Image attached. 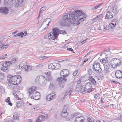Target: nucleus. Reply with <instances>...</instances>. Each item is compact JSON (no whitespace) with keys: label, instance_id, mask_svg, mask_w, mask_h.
<instances>
[{"label":"nucleus","instance_id":"52","mask_svg":"<svg viewBox=\"0 0 122 122\" xmlns=\"http://www.w3.org/2000/svg\"><path fill=\"white\" fill-rule=\"evenodd\" d=\"M51 21H49L48 22V23L47 24V26L45 28H43V30L44 31V30L45 29H46L48 27V25L49 24V23Z\"/></svg>","mask_w":122,"mask_h":122},{"label":"nucleus","instance_id":"44","mask_svg":"<svg viewBox=\"0 0 122 122\" xmlns=\"http://www.w3.org/2000/svg\"><path fill=\"white\" fill-rule=\"evenodd\" d=\"M88 73L89 74L91 75L92 73V71L90 69H88Z\"/></svg>","mask_w":122,"mask_h":122},{"label":"nucleus","instance_id":"55","mask_svg":"<svg viewBox=\"0 0 122 122\" xmlns=\"http://www.w3.org/2000/svg\"><path fill=\"white\" fill-rule=\"evenodd\" d=\"M67 49L69 51H71L72 52L74 53L73 50L71 48H67Z\"/></svg>","mask_w":122,"mask_h":122},{"label":"nucleus","instance_id":"53","mask_svg":"<svg viewBox=\"0 0 122 122\" xmlns=\"http://www.w3.org/2000/svg\"><path fill=\"white\" fill-rule=\"evenodd\" d=\"M88 60V59H86L85 60H84L83 62H82V63L81 64V66H82V65H83V64H84V63L85 62H86V61H87Z\"/></svg>","mask_w":122,"mask_h":122},{"label":"nucleus","instance_id":"5","mask_svg":"<svg viewBox=\"0 0 122 122\" xmlns=\"http://www.w3.org/2000/svg\"><path fill=\"white\" fill-rule=\"evenodd\" d=\"M59 30L58 28H56L53 29L52 32H51L49 33V35L51 36L52 38H53V40L54 39H57L59 34Z\"/></svg>","mask_w":122,"mask_h":122},{"label":"nucleus","instance_id":"49","mask_svg":"<svg viewBox=\"0 0 122 122\" xmlns=\"http://www.w3.org/2000/svg\"><path fill=\"white\" fill-rule=\"evenodd\" d=\"M109 25H108V27L107 26V27H105L104 26V30H108L110 28L109 27Z\"/></svg>","mask_w":122,"mask_h":122},{"label":"nucleus","instance_id":"25","mask_svg":"<svg viewBox=\"0 0 122 122\" xmlns=\"http://www.w3.org/2000/svg\"><path fill=\"white\" fill-rule=\"evenodd\" d=\"M0 70H1L4 71L5 72H7L9 71L8 68L5 66H2L0 68Z\"/></svg>","mask_w":122,"mask_h":122},{"label":"nucleus","instance_id":"16","mask_svg":"<svg viewBox=\"0 0 122 122\" xmlns=\"http://www.w3.org/2000/svg\"><path fill=\"white\" fill-rule=\"evenodd\" d=\"M115 76L117 78L120 79L122 78V71L118 70L115 73Z\"/></svg>","mask_w":122,"mask_h":122},{"label":"nucleus","instance_id":"7","mask_svg":"<svg viewBox=\"0 0 122 122\" xmlns=\"http://www.w3.org/2000/svg\"><path fill=\"white\" fill-rule=\"evenodd\" d=\"M93 67V70L96 71L97 72H99L102 70L101 68H100V64L97 61H95Z\"/></svg>","mask_w":122,"mask_h":122},{"label":"nucleus","instance_id":"32","mask_svg":"<svg viewBox=\"0 0 122 122\" xmlns=\"http://www.w3.org/2000/svg\"><path fill=\"white\" fill-rule=\"evenodd\" d=\"M4 75L2 72H0V81H2L4 79Z\"/></svg>","mask_w":122,"mask_h":122},{"label":"nucleus","instance_id":"56","mask_svg":"<svg viewBox=\"0 0 122 122\" xmlns=\"http://www.w3.org/2000/svg\"><path fill=\"white\" fill-rule=\"evenodd\" d=\"M16 2L15 0H12L11 1V4H14Z\"/></svg>","mask_w":122,"mask_h":122},{"label":"nucleus","instance_id":"27","mask_svg":"<svg viewBox=\"0 0 122 122\" xmlns=\"http://www.w3.org/2000/svg\"><path fill=\"white\" fill-rule=\"evenodd\" d=\"M118 10L117 7L113 8L112 9V11L114 14H116L118 12Z\"/></svg>","mask_w":122,"mask_h":122},{"label":"nucleus","instance_id":"59","mask_svg":"<svg viewBox=\"0 0 122 122\" xmlns=\"http://www.w3.org/2000/svg\"><path fill=\"white\" fill-rule=\"evenodd\" d=\"M67 92H68V94L69 93V96H70L72 92V90L70 89Z\"/></svg>","mask_w":122,"mask_h":122},{"label":"nucleus","instance_id":"38","mask_svg":"<svg viewBox=\"0 0 122 122\" xmlns=\"http://www.w3.org/2000/svg\"><path fill=\"white\" fill-rule=\"evenodd\" d=\"M91 80V82L92 83V84L94 85H95L96 84V81L93 78H91L90 80Z\"/></svg>","mask_w":122,"mask_h":122},{"label":"nucleus","instance_id":"35","mask_svg":"<svg viewBox=\"0 0 122 122\" xmlns=\"http://www.w3.org/2000/svg\"><path fill=\"white\" fill-rule=\"evenodd\" d=\"M13 117L15 119L18 120L19 119V115L17 114H15L13 115Z\"/></svg>","mask_w":122,"mask_h":122},{"label":"nucleus","instance_id":"63","mask_svg":"<svg viewBox=\"0 0 122 122\" xmlns=\"http://www.w3.org/2000/svg\"><path fill=\"white\" fill-rule=\"evenodd\" d=\"M0 89L1 90H2L3 91V90H4V87L3 86H0Z\"/></svg>","mask_w":122,"mask_h":122},{"label":"nucleus","instance_id":"13","mask_svg":"<svg viewBox=\"0 0 122 122\" xmlns=\"http://www.w3.org/2000/svg\"><path fill=\"white\" fill-rule=\"evenodd\" d=\"M36 88L34 86H32L30 87L29 89V96L30 97H31L32 95V94L34 93V92L36 91Z\"/></svg>","mask_w":122,"mask_h":122},{"label":"nucleus","instance_id":"48","mask_svg":"<svg viewBox=\"0 0 122 122\" xmlns=\"http://www.w3.org/2000/svg\"><path fill=\"white\" fill-rule=\"evenodd\" d=\"M10 97H8L5 100V102H6L7 103L9 102L10 101Z\"/></svg>","mask_w":122,"mask_h":122},{"label":"nucleus","instance_id":"61","mask_svg":"<svg viewBox=\"0 0 122 122\" xmlns=\"http://www.w3.org/2000/svg\"><path fill=\"white\" fill-rule=\"evenodd\" d=\"M81 79H79L77 81V85L80 84V83L81 82Z\"/></svg>","mask_w":122,"mask_h":122},{"label":"nucleus","instance_id":"19","mask_svg":"<svg viewBox=\"0 0 122 122\" xmlns=\"http://www.w3.org/2000/svg\"><path fill=\"white\" fill-rule=\"evenodd\" d=\"M19 76H20L19 77L17 76L18 77L16 78L17 79H16L15 81L16 83H15V85H18L20 83L21 81V80L22 78L19 75Z\"/></svg>","mask_w":122,"mask_h":122},{"label":"nucleus","instance_id":"2","mask_svg":"<svg viewBox=\"0 0 122 122\" xmlns=\"http://www.w3.org/2000/svg\"><path fill=\"white\" fill-rule=\"evenodd\" d=\"M69 73L68 71L67 70L63 69L60 73L61 77L58 78L56 80V81L59 82L61 83H64L66 82L67 80L64 78H65L68 76Z\"/></svg>","mask_w":122,"mask_h":122},{"label":"nucleus","instance_id":"36","mask_svg":"<svg viewBox=\"0 0 122 122\" xmlns=\"http://www.w3.org/2000/svg\"><path fill=\"white\" fill-rule=\"evenodd\" d=\"M22 104L21 102H17L16 106L17 107H21L22 105Z\"/></svg>","mask_w":122,"mask_h":122},{"label":"nucleus","instance_id":"58","mask_svg":"<svg viewBox=\"0 0 122 122\" xmlns=\"http://www.w3.org/2000/svg\"><path fill=\"white\" fill-rule=\"evenodd\" d=\"M49 18H47L46 19L44 20V21L43 22V23H42L41 25H42L43 24H44V23L47 20H48V19H49Z\"/></svg>","mask_w":122,"mask_h":122},{"label":"nucleus","instance_id":"22","mask_svg":"<svg viewBox=\"0 0 122 122\" xmlns=\"http://www.w3.org/2000/svg\"><path fill=\"white\" fill-rule=\"evenodd\" d=\"M10 64H11L10 61H6L3 63L2 64V66H6L8 68V66H10Z\"/></svg>","mask_w":122,"mask_h":122},{"label":"nucleus","instance_id":"29","mask_svg":"<svg viewBox=\"0 0 122 122\" xmlns=\"http://www.w3.org/2000/svg\"><path fill=\"white\" fill-rule=\"evenodd\" d=\"M55 86V83L52 81L50 82L49 87L51 89L53 88Z\"/></svg>","mask_w":122,"mask_h":122},{"label":"nucleus","instance_id":"12","mask_svg":"<svg viewBox=\"0 0 122 122\" xmlns=\"http://www.w3.org/2000/svg\"><path fill=\"white\" fill-rule=\"evenodd\" d=\"M75 90L76 92H80L82 93V92H83L84 91V88H82V86L81 85H77Z\"/></svg>","mask_w":122,"mask_h":122},{"label":"nucleus","instance_id":"6","mask_svg":"<svg viewBox=\"0 0 122 122\" xmlns=\"http://www.w3.org/2000/svg\"><path fill=\"white\" fill-rule=\"evenodd\" d=\"M60 64L58 63H51L48 65L49 69L51 70L57 69L60 67Z\"/></svg>","mask_w":122,"mask_h":122},{"label":"nucleus","instance_id":"11","mask_svg":"<svg viewBox=\"0 0 122 122\" xmlns=\"http://www.w3.org/2000/svg\"><path fill=\"white\" fill-rule=\"evenodd\" d=\"M55 95V92L53 91L46 97V99L48 101L51 100L54 97Z\"/></svg>","mask_w":122,"mask_h":122},{"label":"nucleus","instance_id":"41","mask_svg":"<svg viewBox=\"0 0 122 122\" xmlns=\"http://www.w3.org/2000/svg\"><path fill=\"white\" fill-rule=\"evenodd\" d=\"M67 106H65L64 109H63L62 111L61 112H63V113H67Z\"/></svg>","mask_w":122,"mask_h":122},{"label":"nucleus","instance_id":"42","mask_svg":"<svg viewBox=\"0 0 122 122\" xmlns=\"http://www.w3.org/2000/svg\"><path fill=\"white\" fill-rule=\"evenodd\" d=\"M7 56V54H5V55H3L1 56H0V59H4L6 58Z\"/></svg>","mask_w":122,"mask_h":122},{"label":"nucleus","instance_id":"33","mask_svg":"<svg viewBox=\"0 0 122 122\" xmlns=\"http://www.w3.org/2000/svg\"><path fill=\"white\" fill-rule=\"evenodd\" d=\"M46 8L45 7H43L41 8V9H40V10L39 13V16L38 17H39V16H40V15L42 13V12L43 11L45 10H46Z\"/></svg>","mask_w":122,"mask_h":122},{"label":"nucleus","instance_id":"24","mask_svg":"<svg viewBox=\"0 0 122 122\" xmlns=\"http://www.w3.org/2000/svg\"><path fill=\"white\" fill-rule=\"evenodd\" d=\"M31 67L30 66H28L26 65L24 67V69L25 71H28L31 70Z\"/></svg>","mask_w":122,"mask_h":122},{"label":"nucleus","instance_id":"51","mask_svg":"<svg viewBox=\"0 0 122 122\" xmlns=\"http://www.w3.org/2000/svg\"><path fill=\"white\" fill-rule=\"evenodd\" d=\"M78 72L77 70H76V71H75L74 72H73V75L74 76H76L77 73Z\"/></svg>","mask_w":122,"mask_h":122},{"label":"nucleus","instance_id":"17","mask_svg":"<svg viewBox=\"0 0 122 122\" xmlns=\"http://www.w3.org/2000/svg\"><path fill=\"white\" fill-rule=\"evenodd\" d=\"M104 65L105 68V71L106 72V73H109L110 71L109 69L110 65L109 64H107V63L104 64Z\"/></svg>","mask_w":122,"mask_h":122},{"label":"nucleus","instance_id":"23","mask_svg":"<svg viewBox=\"0 0 122 122\" xmlns=\"http://www.w3.org/2000/svg\"><path fill=\"white\" fill-rule=\"evenodd\" d=\"M51 36L49 35V33L48 34H46L44 36V38L45 39H47L48 40H53V38H52Z\"/></svg>","mask_w":122,"mask_h":122},{"label":"nucleus","instance_id":"40","mask_svg":"<svg viewBox=\"0 0 122 122\" xmlns=\"http://www.w3.org/2000/svg\"><path fill=\"white\" fill-rule=\"evenodd\" d=\"M111 25L110 24L109 25L110 27H111L112 29L114 28L115 27V26L116 25V24H115L113 23H112V22H111Z\"/></svg>","mask_w":122,"mask_h":122},{"label":"nucleus","instance_id":"45","mask_svg":"<svg viewBox=\"0 0 122 122\" xmlns=\"http://www.w3.org/2000/svg\"><path fill=\"white\" fill-rule=\"evenodd\" d=\"M13 95L14 96H15L16 99H18L19 98L18 97L17 95L15 92H13Z\"/></svg>","mask_w":122,"mask_h":122},{"label":"nucleus","instance_id":"60","mask_svg":"<svg viewBox=\"0 0 122 122\" xmlns=\"http://www.w3.org/2000/svg\"><path fill=\"white\" fill-rule=\"evenodd\" d=\"M24 0H18V2L20 3H22Z\"/></svg>","mask_w":122,"mask_h":122},{"label":"nucleus","instance_id":"31","mask_svg":"<svg viewBox=\"0 0 122 122\" xmlns=\"http://www.w3.org/2000/svg\"><path fill=\"white\" fill-rule=\"evenodd\" d=\"M47 78L46 80L47 81H51L52 80V76L51 75H48V76H46Z\"/></svg>","mask_w":122,"mask_h":122},{"label":"nucleus","instance_id":"20","mask_svg":"<svg viewBox=\"0 0 122 122\" xmlns=\"http://www.w3.org/2000/svg\"><path fill=\"white\" fill-rule=\"evenodd\" d=\"M45 119V117L44 116L41 115L39 116L38 117V119H37L36 122H41V121H43Z\"/></svg>","mask_w":122,"mask_h":122},{"label":"nucleus","instance_id":"43","mask_svg":"<svg viewBox=\"0 0 122 122\" xmlns=\"http://www.w3.org/2000/svg\"><path fill=\"white\" fill-rule=\"evenodd\" d=\"M66 34V32L65 31L63 30H59V34Z\"/></svg>","mask_w":122,"mask_h":122},{"label":"nucleus","instance_id":"26","mask_svg":"<svg viewBox=\"0 0 122 122\" xmlns=\"http://www.w3.org/2000/svg\"><path fill=\"white\" fill-rule=\"evenodd\" d=\"M27 34L26 32H25L24 33L21 32L20 33L18 34V36H20L21 37H23V36H25Z\"/></svg>","mask_w":122,"mask_h":122},{"label":"nucleus","instance_id":"10","mask_svg":"<svg viewBox=\"0 0 122 122\" xmlns=\"http://www.w3.org/2000/svg\"><path fill=\"white\" fill-rule=\"evenodd\" d=\"M19 77V75H15L11 77H8V81L9 82L11 83V84L15 85V83H16L15 81L16 79H17L16 78L18 77L17 76Z\"/></svg>","mask_w":122,"mask_h":122},{"label":"nucleus","instance_id":"9","mask_svg":"<svg viewBox=\"0 0 122 122\" xmlns=\"http://www.w3.org/2000/svg\"><path fill=\"white\" fill-rule=\"evenodd\" d=\"M9 9L6 7H0V13L3 15H6L9 13Z\"/></svg>","mask_w":122,"mask_h":122},{"label":"nucleus","instance_id":"1","mask_svg":"<svg viewBox=\"0 0 122 122\" xmlns=\"http://www.w3.org/2000/svg\"><path fill=\"white\" fill-rule=\"evenodd\" d=\"M86 17V15L81 10H74L73 12H69L68 14H65L59 23L61 25L63 26L69 21L71 23L77 25L79 24V21H83Z\"/></svg>","mask_w":122,"mask_h":122},{"label":"nucleus","instance_id":"18","mask_svg":"<svg viewBox=\"0 0 122 122\" xmlns=\"http://www.w3.org/2000/svg\"><path fill=\"white\" fill-rule=\"evenodd\" d=\"M9 44H7L6 45H5L2 44L1 41H0V48L2 49H6L9 46Z\"/></svg>","mask_w":122,"mask_h":122},{"label":"nucleus","instance_id":"30","mask_svg":"<svg viewBox=\"0 0 122 122\" xmlns=\"http://www.w3.org/2000/svg\"><path fill=\"white\" fill-rule=\"evenodd\" d=\"M17 60V58H13L11 60V61H10L11 64H14L16 63Z\"/></svg>","mask_w":122,"mask_h":122},{"label":"nucleus","instance_id":"46","mask_svg":"<svg viewBox=\"0 0 122 122\" xmlns=\"http://www.w3.org/2000/svg\"><path fill=\"white\" fill-rule=\"evenodd\" d=\"M117 20L116 19H114L112 21H111L112 23H113L115 24H116L117 23Z\"/></svg>","mask_w":122,"mask_h":122},{"label":"nucleus","instance_id":"4","mask_svg":"<svg viewBox=\"0 0 122 122\" xmlns=\"http://www.w3.org/2000/svg\"><path fill=\"white\" fill-rule=\"evenodd\" d=\"M36 80L37 82L39 81L40 84L42 85H45L47 81V80L46 79L45 77L42 75L37 76Z\"/></svg>","mask_w":122,"mask_h":122},{"label":"nucleus","instance_id":"39","mask_svg":"<svg viewBox=\"0 0 122 122\" xmlns=\"http://www.w3.org/2000/svg\"><path fill=\"white\" fill-rule=\"evenodd\" d=\"M59 82L60 83L59 86L60 89H62L64 87L65 84L63 83H64Z\"/></svg>","mask_w":122,"mask_h":122},{"label":"nucleus","instance_id":"62","mask_svg":"<svg viewBox=\"0 0 122 122\" xmlns=\"http://www.w3.org/2000/svg\"><path fill=\"white\" fill-rule=\"evenodd\" d=\"M110 50H111V49L110 48H109L108 49L105 50L103 51L104 52V51L108 52Z\"/></svg>","mask_w":122,"mask_h":122},{"label":"nucleus","instance_id":"57","mask_svg":"<svg viewBox=\"0 0 122 122\" xmlns=\"http://www.w3.org/2000/svg\"><path fill=\"white\" fill-rule=\"evenodd\" d=\"M87 122H88L91 121L92 119H91V118L89 117H87Z\"/></svg>","mask_w":122,"mask_h":122},{"label":"nucleus","instance_id":"28","mask_svg":"<svg viewBox=\"0 0 122 122\" xmlns=\"http://www.w3.org/2000/svg\"><path fill=\"white\" fill-rule=\"evenodd\" d=\"M26 64L25 62L21 63L19 65L20 69H22Z\"/></svg>","mask_w":122,"mask_h":122},{"label":"nucleus","instance_id":"34","mask_svg":"<svg viewBox=\"0 0 122 122\" xmlns=\"http://www.w3.org/2000/svg\"><path fill=\"white\" fill-rule=\"evenodd\" d=\"M102 62L103 63L105 64L107 63V64H108V61L107 60V58H103L102 60Z\"/></svg>","mask_w":122,"mask_h":122},{"label":"nucleus","instance_id":"8","mask_svg":"<svg viewBox=\"0 0 122 122\" xmlns=\"http://www.w3.org/2000/svg\"><path fill=\"white\" fill-rule=\"evenodd\" d=\"M112 59L114 61H115V63H116L111 65L112 67V68H116L117 66H119L121 65V60L116 58H113Z\"/></svg>","mask_w":122,"mask_h":122},{"label":"nucleus","instance_id":"50","mask_svg":"<svg viewBox=\"0 0 122 122\" xmlns=\"http://www.w3.org/2000/svg\"><path fill=\"white\" fill-rule=\"evenodd\" d=\"M102 14H101L100 15H98L95 18H93V20H95L97 18H98L99 17H101L102 16Z\"/></svg>","mask_w":122,"mask_h":122},{"label":"nucleus","instance_id":"37","mask_svg":"<svg viewBox=\"0 0 122 122\" xmlns=\"http://www.w3.org/2000/svg\"><path fill=\"white\" fill-rule=\"evenodd\" d=\"M61 115L62 117H66L68 115V113L61 112Z\"/></svg>","mask_w":122,"mask_h":122},{"label":"nucleus","instance_id":"15","mask_svg":"<svg viewBox=\"0 0 122 122\" xmlns=\"http://www.w3.org/2000/svg\"><path fill=\"white\" fill-rule=\"evenodd\" d=\"M84 120L83 117L80 116L76 117L74 122H83Z\"/></svg>","mask_w":122,"mask_h":122},{"label":"nucleus","instance_id":"21","mask_svg":"<svg viewBox=\"0 0 122 122\" xmlns=\"http://www.w3.org/2000/svg\"><path fill=\"white\" fill-rule=\"evenodd\" d=\"M37 96H31V97H30L31 98L34 99L35 100H38L40 98V94L39 93H37Z\"/></svg>","mask_w":122,"mask_h":122},{"label":"nucleus","instance_id":"54","mask_svg":"<svg viewBox=\"0 0 122 122\" xmlns=\"http://www.w3.org/2000/svg\"><path fill=\"white\" fill-rule=\"evenodd\" d=\"M13 85H14V84H12L11 83L9 82V84L8 85L9 87L10 88H11L12 86H13Z\"/></svg>","mask_w":122,"mask_h":122},{"label":"nucleus","instance_id":"47","mask_svg":"<svg viewBox=\"0 0 122 122\" xmlns=\"http://www.w3.org/2000/svg\"><path fill=\"white\" fill-rule=\"evenodd\" d=\"M34 93H33V94H32V95L31 96H37V93H39V92H38L36 91H35L34 92Z\"/></svg>","mask_w":122,"mask_h":122},{"label":"nucleus","instance_id":"14","mask_svg":"<svg viewBox=\"0 0 122 122\" xmlns=\"http://www.w3.org/2000/svg\"><path fill=\"white\" fill-rule=\"evenodd\" d=\"M113 14L112 13L111 11H109L107 12L105 18L106 19L112 18L113 17Z\"/></svg>","mask_w":122,"mask_h":122},{"label":"nucleus","instance_id":"3","mask_svg":"<svg viewBox=\"0 0 122 122\" xmlns=\"http://www.w3.org/2000/svg\"><path fill=\"white\" fill-rule=\"evenodd\" d=\"M93 90L92 88L91 84L90 83H86L85 84V86L84 88V91L82 92V94H84L86 92H89L92 91Z\"/></svg>","mask_w":122,"mask_h":122},{"label":"nucleus","instance_id":"64","mask_svg":"<svg viewBox=\"0 0 122 122\" xmlns=\"http://www.w3.org/2000/svg\"><path fill=\"white\" fill-rule=\"evenodd\" d=\"M96 122H105L104 120H102L101 121L98 120Z\"/></svg>","mask_w":122,"mask_h":122}]
</instances>
